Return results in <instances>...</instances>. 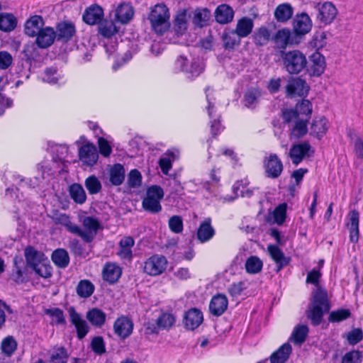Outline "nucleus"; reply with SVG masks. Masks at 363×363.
I'll return each mask as SVG.
<instances>
[{"instance_id": "nucleus-48", "label": "nucleus", "mask_w": 363, "mask_h": 363, "mask_svg": "<svg viewBox=\"0 0 363 363\" xmlns=\"http://www.w3.org/2000/svg\"><path fill=\"white\" fill-rule=\"evenodd\" d=\"M99 30L104 37L111 38L118 32V28L113 21L105 20L99 24Z\"/></svg>"}, {"instance_id": "nucleus-64", "label": "nucleus", "mask_w": 363, "mask_h": 363, "mask_svg": "<svg viewBox=\"0 0 363 363\" xmlns=\"http://www.w3.org/2000/svg\"><path fill=\"white\" fill-rule=\"evenodd\" d=\"M142 176L140 172L137 169H132L128 174V185L130 187H137L141 184Z\"/></svg>"}, {"instance_id": "nucleus-41", "label": "nucleus", "mask_w": 363, "mask_h": 363, "mask_svg": "<svg viewBox=\"0 0 363 363\" xmlns=\"http://www.w3.org/2000/svg\"><path fill=\"white\" fill-rule=\"evenodd\" d=\"M293 15V8L289 4L279 5L274 12L276 19L279 22H286Z\"/></svg>"}, {"instance_id": "nucleus-39", "label": "nucleus", "mask_w": 363, "mask_h": 363, "mask_svg": "<svg viewBox=\"0 0 363 363\" xmlns=\"http://www.w3.org/2000/svg\"><path fill=\"white\" fill-rule=\"evenodd\" d=\"M328 128V121L326 118H315L311 126V134L320 139L325 134Z\"/></svg>"}, {"instance_id": "nucleus-5", "label": "nucleus", "mask_w": 363, "mask_h": 363, "mask_svg": "<svg viewBox=\"0 0 363 363\" xmlns=\"http://www.w3.org/2000/svg\"><path fill=\"white\" fill-rule=\"evenodd\" d=\"M75 33L76 28L74 23L69 21L58 23L56 32L52 28L47 27V48L54 43L55 38L66 43L70 40Z\"/></svg>"}, {"instance_id": "nucleus-45", "label": "nucleus", "mask_w": 363, "mask_h": 363, "mask_svg": "<svg viewBox=\"0 0 363 363\" xmlns=\"http://www.w3.org/2000/svg\"><path fill=\"white\" fill-rule=\"evenodd\" d=\"M52 262L59 267H66L69 262V257L67 252L63 249H57L52 252Z\"/></svg>"}, {"instance_id": "nucleus-47", "label": "nucleus", "mask_w": 363, "mask_h": 363, "mask_svg": "<svg viewBox=\"0 0 363 363\" xmlns=\"http://www.w3.org/2000/svg\"><path fill=\"white\" fill-rule=\"evenodd\" d=\"M308 333V328L306 325H298L294 330L291 340L294 341L295 344H302Z\"/></svg>"}, {"instance_id": "nucleus-52", "label": "nucleus", "mask_w": 363, "mask_h": 363, "mask_svg": "<svg viewBox=\"0 0 363 363\" xmlns=\"http://www.w3.org/2000/svg\"><path fill=\"white\" fill-rule=\"evenodd\" d=\"M47 315L51 318V324L65 325L66 320L62 310L58 308H52L47 309Z\"/></svg>"}, {"instance_id": "nucleus-21", "label": "nucleus", "mask_w": 363, "mask_h": 363, "mask_svg": "<svg viewBox=\"0 0 363 363\" xmlns=\"http://www.w3.org/2000/svg\"><path fill=\"white\" fill-rule=\"evenodd\" d=\"M312 23L310 17L306 13L296 16L294 20V30L298 35H304L310 31Z\"/></svg>"}, {"instance_id": "nucleus-46", "label": "nucleus", "mask_w": 363, "mask_h": 363, "mask_svg": "<svg viewBox=\"0 0 363 363\" xmlns=\"http://www.w3.org/2000/svg\"><path fill=\"white\" fill-rule=\"evenodd\" d=\"M245 269L248 274H255L261 272L263 262L257 256H250L245 262Z\"/></svg>"}, {"instance_id": "nucleus-25", "label": "nucleus", "mask_w": 363, "mask_h": 363, "mask_svg": "<svg viewBox=\"0 0 363 363\" xmlns=\"http://www.w3.org/2000/svg\"><path fill=\"white\" fill-rule=\"evenodd\" d=\"M109 181L114 186H119L124 182L125 170L124 167L119 164H115L109 167Z\"/></svg>"}, {"instance_id": "nucleus-55", "label": "nucleus", "mask_w": 363, "mask_h": 363, "mask_svg": "<svg viewBox=\"0 0 363 363\" xmlns=\"http://www.w3.org/2000/svg\"><path fill=\"white\" fill-rule=\"evenodd\" d=\"M307 118H298L295 121V125L291 130V134L296 138L304 135L307 132Z\"/></svg>"}, {"instance_id": "nucleus-60", "label": "nucleus", "mask_w": 363, "mask_h": 363, "mask_svg": "<svg viewBox=\"0 0 363 363\" xmlns=\"http://www.w3.org/2000/svg\"><path fill=\"white\" fill-rule=\"evenodd\" d=\"M362 354L359 351L353 350L346 353L342 359V363H361Z\"/></svg>"}, {"instance_id": "nucleus-11", "label": "nucleus", "mask_w": 363, "mask_h": 363, "mask_svg": "<svg viewBox=\"0 0 363 363\" xmlns=\"http://www.w3.org/2000/svg\"><path fill=\"white\" fill-rule=\"evenodd\" d=\"M176 67L181 71L189 74V77H198L203 69L202 65L198 60H193L189 62V60L184 57L179 56L175 62Z\"/></svg>"}, {"instance_id": "nucleus-54", "label": "nucleus", "mask_w": 363, "mask_h": 363, "mask_svg": "<svg viewBox=\"0 0 363 363\" xmlns=\"http://www.w3.org/2000/svg\"><path fill=\"white\" fill-rule=\"evenodd\" d=\"M84 185L90 194H96L101 190V184L94 175L87 177L85 179Z\"/></svg>"}, {"instance_id": "nucleus-26", "label": "nucleus", "mask_w": 363, "mask_h": 363, "mask_svg": "<svg viewBox=\"0 0 363 363\" xmlns=\"http://www.w3.org/2000/svg\"><path fill=\"white\" fill-rule=\"evenodd\" d=\"M216 20L220 24L231 22L234 17L233 9L227 4H221L217 7L215 11Z\"/></svg>"}, {"instance_id": "nucleus-10", "label": "nucleus", "mask_w": 363, "mask_h": 363, "mask_svg": "<svg viewBox=\"0 0 363 363\" xmlns=\"http://www.w3.org/2000/svg\"><path fill=\"white\" fill-rule=\"evenodd\" d=\"M25 256L28 264L42 277H45V264L43 254L35 250L33 247H27L25 250Z\"/></svg>"}, {"instance_id": "nucleus-51", "label": "nucleus", "mask_w": 363, "mask_h": 363, "mask_svg": "<svg viewBox=\"0 0 363 363\" xmlns=\"http://www.w3.org/2000/svg\"><path fill=\"white\" fill-rule=\"evenodd\" d=\"M68 354L64 347H55L50 354V363H67Z\"/></svg>"}, {"instance_id": "nucleus-38", "label": "nucleus", "mask_w": 363, "mask_h": 363, "mask_svg": "<svg viewBox=\"0 0 363 363\" xmlns=\"http://www.w3.org/2000/svg\"><path fill=\"white\" fill-rule=\"evenodd\" d=\"M70 197L78 204H83L86 201V194L83 186L77 183L72 184L69 188Z\"/></svg>"}, {"instance_id": "nucleus-50", "label": "nucleus", "mask_w": 363, "mask_h": 363, "mask_svg": "<svg viewBox=\"0 0 363 363\" xmlns=\"http://www.w3.org/2000/svg\"><path fill=\"white\" fill-rule=\"evenodd\" d=\"M240 38L233 30L224 33L222 37L225 49H233L235 45H238L240 43Z\"/></svg>"}, {"instance_id": "nucleus-20", "label": "nucleus", "mask_w": 363, "mask_h": 363, "mask_svg": "<svg viewBox=\"0 0 363 363\" xmlns=\"http://www.w3.org/2000/svg\"><path fill=\"white\" fill-rule=\"evenodd\" d=\"M103 16L102 8L98 5H92L85 10L83 20L87 24L94 25L100 22Z\"/></svg>"}, {"instance_id": "nucleus-40", "label": "nucleus", "mask_w": 363, "mask_h": 363, "mask_svg": "<svg viewBox=\"0 0 363 363\" xmlns=\"http://www.w3.org/2000/svg\"><path fill=\"white\" fill-rule=\"evenodd\" d=\"M17 25L16 17L8 13H0V30L4 32H11L15 29Z\"/></svg>"}, {"instance_id": "nucleus-16", "label": "nucleus", "mask_w": 363, "mask_h": 363, "mask_svg": "<svg viewBox=\"0 0 363 363\" xmlns=\"http://www.w3.org/2000/svg\"><path fill=\"white\" fill-rule=\"evenodd\" d=\"M81 161L88 166L94 165L99 158L97 150L92 144H86L79 151Z\"/></svg>"}, {"instance_id": "nucleus-22", "label": "nucleus", "mask_w": 363, "mask_h": 363, "mask_svg": "<svg viewBox=\"0 0 363 363\" xmlns=\"http://www.w3.org/2000/svg\"><path fill=\"white\" fill-rule=\"evenodd\" d=\"M133 323L127 318H118L114 323V331L121 338H126L133 331Z\"/></svg>"}, {"instance_id": "nucleus-14", "label": "nucleus", "mask_w": 363, "mask_h": 363, "mask_svg": "<svg viewBox=\"0 0 363 363\" xmlns=\"http://www.w3.org/2000/svg\"><path fill=\"white\" fill-rule=\"evenodd\" d=\"M264 168L266 176L269 178H278L283 171V164L276 154H271L264 160Z\"/></svg>"}, {"instance_id": "nucleus-35", "label": "nucleus", "mask_w": 363, "mask_h": 363, "mask_svg": "<svg viewBox=\"0 0 363 363\" xmlns=\"http://www.w3.org/2000/svg\"><path fill=\"white\" fill-rule=\"evenodd\" d=\"M291 32L290 30L283 28L279 30L275 35L272 38L276 45L280 49H284L289 44L293 43L291 39Z\"/></svg>"}, {"instance_id": "nucleus-59", "label": "nucleus", "mask_w": 363, "mask_h": 363, "mask_svg": "<svg viewBox=\"0 0 363 363\" xmlns=\"http://www.w3.org/2000/svg\"><path fill=\"white\" fill-rule=\"evenodd\" d=\"M57 223L63 225L67 230L75 234L78 231V225L73 224L69 218L65 214H61L57 218Z\"/></svg>"}, {"instance_id": "nucleus-49", "label": "nucleus", "mask_w": 363, "mask_h": 363, "mask_svg": "<svg viewBox=\"0 0 363 363\" xmlns=\"http://www.w3.org/2000/svg\"><path fill=\"white\" fill-rule=\"evenodd\" d=\"M176 158L175 152L168 150L165 153V156L162 157L159 161V165L163 174H168L169 171L172 167V161Z\"/></svg>"}, {"instance_id": "nucleus-31", "label": "nucleus", "mask_w": 363, "mask_h": 363, "mask_svg": "<svg viewBox=\"0 0 363 363\" xmlns=\"http://www.w3.org/2000/svg\"><path fill=\"white\" fill-rule=\"evenodd\" d=\"M215 234V230L211 225V219L207 218L202 222L197 230V238L201 242L210 240Z\"/></svg>"}, {"instance_id": "nucleus-61", "label": "nucleus", "mask_w": 363, "mask_h": 363, "mask_svg": "<svg viewBox=\"0 0 363 363\" xmlns=\"http://www.w3.org/2000/svg\"><path fill=\"white\" fill-rule=\"evenodd\" d=\"M169 229L174 233H180L183 230V221L180 216H173L169 220Z\"/></svg>"}, {"instance_id": "nucleus-37", "label": "nucleus", "mask_w": 363, "mask_h": 363, "mask_svg": "<svg viewBox=\"0 0 363 363\" xmlns=\"http://www.w3.org/2000/svg\"><path fill=\"white\" fill-rule=\"evenodd\" d=\"M49 150L52 154V160L56 163H62L67 155L68 147L65 145L48 143Z\"/></svg>"}, {"instance_id": "nucleus-4", "label": "nucleus", "mask_w": 363, "mask_h": 363, "mask_svg": "<svg viewBox=\"0 0 363 363\" xmlns=\"http://www.w3.org/2000/svg\"><path fill=\"white\" fill-rule=\"evenodd\" d=\"M25 33L30 37H37L35 43L40 48H45V28L40 16H33L25 23Z\"/></svg>"}, {"instance_id": "nucleus-58", "label": "nucleus", "mask_w": 363, "mask_h": 363, "mask_svg": "<svg viewBox=\"0 0 363 363\" xmlns=\"http://www.w3.org/2000/svg\"><path fill=\"white\" fill-rule=\"evenodd\" d=\"M286 203L279 204L273 212L274 220L278 225H281L286 218Z\"/></svg>"}, {"instance_id": "nucleus-19", "label": "nucleus", "mask_w": 363, "mask_h": 363, "mask_svg": "<svg viewBox=\"0 0 363 363\" xmlns=\"http://www.w3.org/2000/svg\"><path fill=\"white\" fill-rule=\"evenodd\" d=\"M203 314L196 308L189 310L184 315L185 326L189 330H194L203 322Z\"/></svg>"}, {"instance_id": "nucleus-43", "label": "nucleus", "mask_w": 363, "mask_h": 363, "mask_svg": "<svg viewBox=\"0 0 363 363\" xmlns=\"http://www.w3.org/2000/svg\"><path fill=\"white\" fill-rule=\"evenodd\" d=\"M77 294L81 298H89L94 291V284L89 280H81L76 289Z\"/></svg>"}, {"instance_id": "nucleus-28", "label": "nucleus", "mask_w": 363, "mask_h": 363, "mask_svg": "<svg viewBox=\"0 0 363 363\" xmlns=\"http://www.w3.org/2000/svg\"><path fill=\"white\" fill-rule=\"evenodd\" d=\"M252 41L257 46H264L272 38L271 31L265 26L256 28L252 35Z\"/></svg>"}, {"instance_id": "nucleus-27", "label": "nucleus", "mask_w": 363, "mask_h": 363, "mask_svg": "<svg viewBox=\"0 0 363 363\" xmlns=\"http://www.w3.org/2000/svg\"><path fill=\"white\" fill-rule=\"evenodd\" d=\"M86 318L94 327H102L106 318V313L98 308H92L86 313Z\"/></svg>"}, {"instance_id": "nucleus-24", "label": "nucleus", "mask_w": 363, "mask_h": 363, "mask_svg": "<svg viewBox=\"0 0 363 363\" xmlns=\"http://www.w3.org/2000/svg\"><path fill=\"white\" fill-rule=\"evenodd\" d=\"M267 250L272 259L277 264V271H280L284 267L289 264V258L285 257L284 252L277 245H269Z\"/></svg>"}, {"instance_id": "nucleus-33", "label": "nucleus", "mask_w": 363, "mask_h": 363, "mask_svg": "<svg viewBox=\"0 0 363 363\" xmlns=\"http://www.w3.org/2000/svg\"><path fill=\"white\" fill-rule=\"evenodd\" d=\"M191 17L187 10L179 11L174 19V29L178 35H182L188 28L189 19Z\"/></svg>"}, {"instance_id": "nucleus-62", "label": "nucleus", "mask_w": 363, "mask_h": 363, "mask_svg": "<svg viewBox=\"0 0 363 363\" xmlns=\"http://www.w3.org/2000/svg\"><path fill=\"white\" fill-rule=\"evenodd\" d=\"M363 338V332L360 328H354L347 335V340L350 345H356Z\"/></svg>"}, {"instance_id": "nucleus-6", "label": "nucleus", "mask_w": 363, "mask_h": 363, "mask_svg": "<svg viewBox=\"0 0 363 363\" xmlns=\"http://www.w3.org/2000/svg\"><path fill=\"white\" fill-rule=\"evenodd\" d=\"M164 196L163 189L157 185L147 189L146 197L143 201V208L152 213H157L162 210L160 201Z\"/></svg>"}, {"instance_id": "nucleus-2", "label": "nucleus", "mask_w": 363, "mask_h": 363, "mask_svg": "<svg viewBox=\"0 0 363 363\" xmlns=\"http://www.w3.org/2000/svg\"><path fill=\"white\" fill-rule=\"evenodd\" d=\"M169 16V11L166 5H155L148 16L152 30L160 35L166 32L170 26Z\"/></svg>"}, {"instance_id": "nucleus-44", "label": "nucleus", "mask_w": 363, "mask_h": 363, "mask_svg": "<svg viewBox=\"0 0 363 363\" xmlns=\"http://www.w3.org/2000/svg\"><path fill=\"white\" fill-rule=\"evenodd\" d=\"M261 91L257 89H248L244 95V104L247 108H254L259 102Z\"/></svg>"}, {"instance_id": "nucleus-3", "label": "nucleus", "mask_w": 363, "mask_h": 363, "mask_svg": "<svg viewBox=\"0 0 363 363\" xmlns=\"http://www.w3.org/2000/svg\"><path fill=\"white\" fill-rule=\"evenodd\" d=\"M281 58L286 71L291 74L300 73L307 65L305 55L298 50L282 52Z\"/></svg>"}, {"instance_id": "nucleus-18", "label": "nucleus", "mask_w": 363, "mask_h": 363, "mask_svg": "<svg viewBox=\"0 0 363 363\" xmlns=\"http://www.w3.org/2000/svg\"><path fill=\"white\" fill-rule=\"evenodd\" d=\"M228 299L224 295L214 296L209 304V311L215 316L221 315L227 309Z\"/></svg>"}, {"instance_id": "nucleus-17", "label": "nucleus", "mask_w": 363, "mask_h": 363, "mask_svg": "<svg viewBox=\"0 0 363 363\" xmlns=\"http://www.w3.org/2000/svg\"><path fill=\"white\" fill-rule=\"evenodd\" d=\"M325 69V57L320 52H315L310 57V65L308 69L313 76H320Z\"/></svg>"}, {"instance_id": "nucleus-42", "label": "nucleus", "mask_w": 363, "mask_h": 363, "mask_svg": "<svg viewBox=\"0 0 363 363\" xmlns=\"http://www.w3.org/2000/svg\"><path fill=\"white\" fill-rule=\"evenodd\" d=\"M192 13V22L196 26L203 27L206 25L210 17V11L208 9H197Z\"/></svg>"}, {"instance_id": "nucleus-12", "label": "nucleus", "mask_w": 363, "mask_h": 363, "mask_svg": "<svg viewBox=\"0 0 363 363\" xmlns=\"http://www.w3.org/2000/svg\"><path fill=\"white\" fill-rule=\"evenodd\" d=\"M68 313L69 320L75 327L77 338L79 340H82L89 332L90 326L82 316L76 311L74 308H69Z\"/></svg>"}, {"instance_id": "nucleus-13", "label": "nucleus", "mask_w": 363, "mask_h": 363, "mask_svg": "<svg viewBox=\"0 0 363 363\" xmlns=\"http://www.w3.org/2000/svg\"><path fill=\"white\" fill-rule=\"evenodd\" d=\"M313 150L308 142L294 145L289 152V156L293 164L298 165L305 157H309L313 154Z\"/></svg>"}, {"instance_id": "nucleus-23", "label": "nucleus", "mask_w": 363, "mask_h": 363, "mask_svg": "<svg viewBox=\"0 0 363 363\" xmlns=\"http://www.w3.org/2000/svg\"><path fill=\"white\" fill-rule=\"evenodd\" d=\"M349 220L347 225L350 230V238L351 242H357L359 240V213L357 210H352L349 213Z\"/></svg>"}, {"instance_id": "nucleus-30", "label": "nucleus", "mask_w": 363, "mask_h": 363, "mask_svg": "<svg viewBox=\"0 0 363 363\" xmlns=\"http://www.w3.org/2000/svg\"><path fill=\"white\" fill-rule=\"evenodd\" d=\"M102 274L105 281L113 284L120 278L121 269L115 264L108 263L104 267Z\"/></svg>"}, {"instance_id": "nucleus-57", "label": "nucleus", "mask_w": 363, "mask_h": 363, "mask_svg": "<svg viewBox=\"0 0 363 363\" xmlns=\"http://www.w3.org/2000/svg\"><path fill=\"white\" fill-rule=\"evenodd\" d=\"M175 322L174 317L170 313H163L157 320V326L160 329L171 328Z\"/></svg>"}, {"instance_id": "nucleus-9", "label": "nucleus", "mask_w": 363, "mask_h": 363, "mask_svg": "<svg viewBox=\"0 0 363 363\" xmlns=\"http://www.w3.org/2000/svg\"><path fill=\"white\" fill-rule=\"evenodd\" d=\"M314 8L318 11L317 20L323 25L330 24L337 15V9L330 1L315 4Z\"/></svg>"}, {"instance_id": "nucleus-36", "label": "nucleus", "mask_w": 363, "mask_h": 363, "mask_svg": "<svg viewBox=\"0 0 363 363\" xmlns=\"http://www.w3.org/2000/svg\"><path fill=\"white\" fill-rule=\"evenodd\" d=\"M291 352V346L289 343L281 345L279 350L272 353L270 357L271 363H284Z\"/></svg>"}, {"instance_id": "nucleus-56", "label": "nucleus", "mask_w": 363, "mask_h": 363, "mask_svg": "<svg viewBox=\"0 0 363 363\" xmlns=\"http://www.w3.org/2000/svg\"><path fill=\"white\" fill-rule=\"evenodd\" d=\"M17 343L12 336H7L1 342V350L7 356L11 355L16 350Z\"/></svg>"}, {"instance_id": "nucleus-1", "label": "nucleus", "mask_w": 363, "mask_h": 363, "mask_svg": "<svg viewBox=\"0 0 363 363\" xmlns=\"http://www.w3.org/2000/svg\"><path fill=\"white\" fill-rule=\"evenodd\" d=\"M320 277V269L315 268L308 273L306 278V283L314 284L316 287L312 292L311 301L305 312L306 318L313 325H320L324 314L330 308L328 293L319 285Z\"/></svg>"}, {"instance_id": "nucleus-34", "label": "nucleus", "mask_w": 363, "mask_h": 363, "mask_svg": "<svg viewBox=\"0 0 363 363\" xmlns=\"http://www.w3.org/2000/svg\"><path fill=\"white\" fill-rule=\"evenodd\" d=\"M133 7L129 4H121L115 11V17L122 23H128L133 16Z\"/></svg>"}, {"instance_id": "nucleus-53", "label": "nucleus", "mask_w": 363, "mask_h": 363, "mask_svg": "<svg viewBox=\"0 0 363 363\" xmlns=\"http://www.w3.org/2000/svg\"><path fill=\"white\" fill-rule=\"evenodd\" d=\"M351 316V312L349 309L339 308L330 312L328 316V321L330 323H340L349 318Z\"/></svg>"}, {"instance_id": "nucleus-8", "label": "nucleus", "mask_w": 363, "mask_h": 363, "mask_svg": "<svg viewBox=\"0 0 363 363\" xmlns=\"http://www.w3.org/2000/svg\"><path fill=\"white\" fill-rule=\"evenodd\" d=\"M82 226L83 229L78 226V231L75 234L81 237L86 242H91L101 228L99 220L91 216H86L83 219Z\"/></svg>"}, {"instance_id": "nucleus-15", "label": "nucleus", "mask_w": 363, "mask_h": 363, "mask_svg": "<svg viewBox=\"0 0 363 363\" xmlns=\"http://www.w3.org/2000/svg\"><path fill=\"white\" fill-rule=\"evenodd\" d=\"M308 91V87L306 82L299 77L291 78L286 86V93L290 97L302 96L306 94Z\"/></svg>"}, {"instance_id": "nucleus-32", "label": "nucleus", "mask_w": 363, "mask_h": 363, "mask_svg": "<svg viewBox=\"0 0 363 363\" xmlns=\"http://www.w3.org/2000/svg\"><path fill=\"white\" fill-rule=\"evenodd\" d=\"M135 244L133 238L130 236L122 238L119 242L118 255L122 259H131L133 257L132 247Z\"/></svg>"}, {"instance_id": "nucleus-29", "label": "nucleus", "mask_w": 363, "mask_h": 363, "mask_svg": "<svg viewBox=\"0 0 363 363\" xmlns=\"http://www.w3.org/2000/svg\"><path fill=\"white\" fill-rule=\"evenodd\" d=\"M253 27V20L248 17H243L238 21L236 28L233 30L242 38L248 36L252 33Z\"/></svg>"}, {"instance_id": "nucleus-63", "label": "nucleus", "mask_w": 363, "mask_h": 363, "mask_svg": "<svg viewBox=\"0 0 363 363\" xmlns=\"http://www.w3.org/2000/svg\"><path fill=\"white\" fill-rule=\"evenodd\" d=\"M296 111L299 115H304L307 118L312 112V104L308 100H302L296 105Z\"/></svg>"}, {"instance_id": "nucleus-7", "label": "nucleus", "mask_w": 363, "mask_h": 363, "mask_svg": "<svg viewBox=\"0 0 363 363\" xmlns=\"http://www.w3.org/2000/svg\"><path fill=\"white\" fill-rule=\"evenodd\" d=\"M167 267L166 257L161 255H153L143 264V272L147 275L156 277L162 274Z\"/></svg>"}]
</instances>
